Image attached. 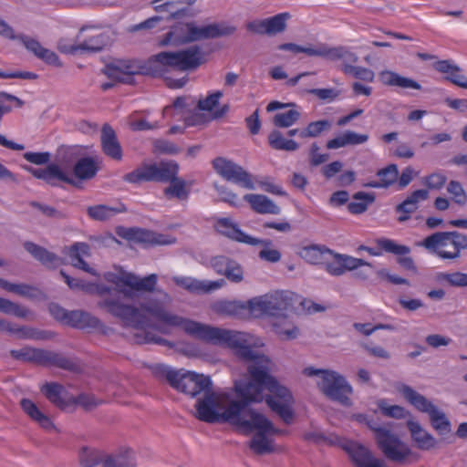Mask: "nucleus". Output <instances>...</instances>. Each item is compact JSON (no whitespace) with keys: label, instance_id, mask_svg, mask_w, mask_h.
<instances>
[{"label":"nucleus","instance_id":"26","mask_svg":"<svg viewBox=\"0 0 467 467\" xmlns=\"http://www.w3.org/2000/svg\"><path fill=\"white\" fill-rule=\"evenodd\" d=\"M433 67L438 72L446 74V80L460 88L467 89V78L461 75V67L451 60H440L436 62Z\"/></svg>","mask_w":467,"mask_h":467},{"label":"nucleus","instance_id":"24","mask_svg":"<svg viewBox=\"0 0 467 467\" xmlns=\"http://www.w3.org/2000/svg\"><path fill=\"white\" fill-rule=\"evenodd\" d=\"M101 147L103 152L115 161L122 159V149L118 140L116 132L109 124H104L101 129L100 136Z\"/></svg>","mask_w":467,"mask_h":467},{"label":"nucleus","instance_id":"1","mask_svg":"<svg viewBox=\"0 0 467 467\" xmlns=\"http://www.w3.org/2000/svg\"><path fill=\"white\" fill-rule=\"evenodd\" d=\"M246 336L249 338L244 346L249 351L246 356L241 354V348L227 346L235 351L238 358L251 362L248 367L251 379L236 382L234 386L239 400L228 401L226 394L215 392L212 388L196 400L195 417L207 423L227 422L234 426L245 407L265 400L271 410L289 425L295 417L293 396L270 374L273 362L252 348L255 346L254 337L248 333Z\"/></svg>","mask_w":467,"mask_h":467},{"label":"nucleus","instance_id":"4","mask_svg":"<svg viewBox=\"0 0 467 467\" xmlns=\"http://www.w3.org/2000/svg\"><path fill=\"white\" fill-rule=\"evenodd\" d=\"M200 64L199 49L190 47L177 52H160L151 56L144 67L131 60L116 61L107 65L103 73L115 82L132 85L135 75L147 73L152 76H163L170 69L185 71L194 69Z\"/></svg>","mask_w":467,"mask_h":467},{"label":"nucleus","instance_id":"12","mask_svg":"<svg viewBox=\"0 0 467 467\" xmlns=\"http://www.w3.org/2000/svg\"><path fill=\"white\" fill-rule=\"evenodd\" d=\"M179 165L173 161L160 163L143 164L134 171L125 174L123 181L132 184L142 182H170L177 176Z\"/></svg>","mask_w":467,"mask_h":467},{"label":"nucleus","instance_id":"46","mask_svg":"<svg viewBox=\"0 0 467 467\" xmlns=\"http://www.w3.org/2000/svg\"><path fill=\"white\" fill-rule=\"evenodd\" d=\"M288 13H280L274 16L265 18L267 24L268 36H274L282 33L286 28V22L289 19Z\"/></svg>","mask_w":467,"mask_h":467},{"label":"nucleus","instance_id":"9","mask_svg":"<svg viewBox=\"0 0 467 467\" xmlns=\"http://www.w3.org/2000/svg\"><path fill=\"white\" fill-rule=\"evenodd\" d=\"M304 374L308 377L321 376L318 387L321 391L330 400L340 403L343 406H351L349 396L353 389L346 379L334 370L317 369L312 367L306 368Z\"/></svg>","mask_w":467,"mask_h":467},{"label":"nucleus","instance_id":"61","mask_svg":"<svg viewBox=\"0 0 467 467\" xmlns=\"http://www.w3.org/2000/svg\"><path fill=\"white\" fill-rule=\"evenodd\" d=\"M447 182V177L443 173L434 172L426 176L424 179V184L430 190H440Z\"/></svg>","mask_w":467,"mask_h":467},{"label":"nucleus","instance_id":"38","mask_svg":"<svg viewBox=\"0 0 467 467\" xmlns=\"http://www.w3.org/2000/svg\"><path fill=\"white\" fill-rule=\"evenodd\" d=\"M98 171L96 163L92 158L85 157L79 159L73 169L75 177L80 180H89L93 178Z\"/></svg>","mask_w":467,"mask_h":467},{"label":"nucleus","instance_id":"7","mask_svg":"<svg viewBox=\"0 0 467 467\" xmlns=\"http://www.w3.org/2000/svg\"><path fill=\"white\" fill-rule=\"evenodd\" d=\"M234 26L226 24H211L198 27L194 23L181 24L173 26L164 38L160 42L161 46L180 45L194 42L202 39L216 38L230 36L235 32Z\"/></svg>","mask_w":467,"mask_h":467},{"label":"nucleus","instance_id":"60","mask_svg":"<svg viewBox=\"0 0 467 467\" xmlns=\"http://www.w3.org/2000/svg\"><path fill=\"white\" fill-rule=\"evenodd\" d=\"M51 365L69 371H76L78 368L74 360L55 352L52 355Z\"/></svg>","mask_w":467,"mask_h":467},{"label":"nucleus","instance_id":"13","mask_svg":"<svg viewBox=\"0 0 467 467\" xmlns=\"http://www.w3.org/2000/svg\"><path fill=\"white\" fill-rule=\"evenodd\" d=\"M292 294L288 292H275L253 298L248 301V310L254 317L264 315L277 316L280 312L291 306Z\"/></svg>","mask_w":467,"mask_h":467},{"label":"nucleus","instance_id":"17","mask_svg":"<svg viewBox=\"0 0 467 467\" xmlns=\"http://www.w3.org/2000/svg\"><path fill=\"white\" fill-rule=\"evenodd\" d=\"M25 169L34 177L45 181L50 185H57V182H63L74 185L75 179L69 170L61 169L57 164L52 163L46 168H33L26 166Z\"/></svg>","mask_w":467,"mask_h":467},{"label":"nucleus","instance_id":"22","mask_svg":"<svg viewBox=\"0 0 467 467\" xmlns=\"http://www.w3.org/2000/svg\"><path fill=\"white\" fill-rule=\"evenodd\" d=\"M57 309L63 313L61 316L63 321L74 327L84 329L97 328L100 326L99 319L90 313L81 310L66 311L63 308Z\"/></svg>","mask_w":467,"mask_h":467},{"label":"nucleus","instance_id":"11","mask_svg":"<svg viewBox=\"0 0 467 467\" xmlns=\"http://www.w3.org/2000/svg\"><path fill=\"white\" fill-rule=\"evenodd\" d=\"M218 231L236 242L250 245H264L265 248L259 252L258 256L264 261L276 263L281 259V253L276 249H270L272 241L269 239H258L243 232L236 223L228 218H221L216 223Z\"/></svg>","mask_w":467,"mask_h":467},{"label":"nucleus","instance_id":"64","mask_svg":"<svg viewBox=\"0 0 467 467\" xmlns=\"http://www.w3.org/2000/svg\"><path fill=\"white\" fill-rule=\"evenodd\" d=\"M52 351L32 348L31 361L41 365H51Z\"/></svg>","mask_w":467,"mask_h":467},{"label":"nucleus","instance_id":"16","mask_svg":"<svg viewBox=\"0 0 467 467\" xmlns=\"http://www.w3.org/2000/svg\"><path fill=\"white\" fill-rule=\"evenodd\" d=\"M377 445L389 461L396 463H405L414 455L409 445L391 431L382 433Z\"/></svg>","mask_w":467,"mask_h":467},{"label":"nucleus","instance_id":"37","mask_svg":"<svg viewBox=\"0 0 467 467\" xmlns=\"http://www.w3.org/2000/svg\"><path fill=\"white\" fill-rule=\"evenodd\" d=\"M327 254H332V250L317 244L305 246L299 251L300 257L313 265L323 264Z\"/></svg>","mask_w":467,"mask_h":467},{"label":"nucleus","instance_id":"54","mask_svg":"<svg viewBox=\"0 0 467 467\" xmlns=\"http://www.w3.org/2000/svg\"><path fill=\"white\" fill-rule=\"evenodd\" d=\"M0 311L5 314L14 315L17 317H26L29 312L20 305L2 297H0Z\"/></svg>","mask_w":467,"mask_h":467},{"label":"nucleus","instance_id":"42","mask_svg":"<svg viewBox=\"0 0 467 467\" xmlns=\"http://www.w3.org/2000/svg\"><path fill=\"white\" fill-rule=\"evenodd\" d=\"M269 145L277 150L295 151L299 148L296 141L285 138L279 130H273L268 136Z\"/></svg>","mask_w":467,"mask_h":467},{"label":"nucleus","instance_id":"10","mask_svg":"<svg viewBox=\"0 0 467 467\" xmlns=\"http://www.w3.org/2000/svg\"><path fill=\"white\" fill-rule=\"evenodd\" d=\"M400 391L404 399L417 410L429 415L431 426L440 435L451 432L450 420L445 413L440 410L431 401L408 385H403Z\"/></svg>","mask_w":467,"mask_h":467},{"label":"nucleus","instance_id":"41","mask_svg":"<svg viewBox=\"0 0 467 467\" xmlns=\"http://www.w3.org/2000/svg\"><path fill=\"white\" fill-rule=\"evenodd\" d=\"M185 180L176 176L170 182V185L164 189V194L167 198H176L181 201H186L189 198L190 191L186 188Z\"/></svg>","mask_w":467,"mask_h":467},{"label":"nucleus","instance_id":"52","mask_svg":"<svg viewBox=\"0 0 467 467\" xmlns=\"http://www.w3.org/2000/svg\"><path fill=\"white\" fill-rule=\"evenodd\" d=\"M447 192L455 203L461 206L466 204L467 193L460 182L454 180L451 181L447 185Z\"/></svg>","mask_w":467,"mask_h":467},{"label":"nucleus","instance_id":"8","mask_svg":"<svg viewBox=\"0 0 467 467\" xmlns=\"http://www.w3.org/2000/svg\"><path fill=\"white\" fill-rule=\"evenodd\" d=\"M429 253L443 260H457L467 250V234L458 231L436 232L420 243Z\"/></svg>","mask_w":467,"mask_h":467},{"label":"nucleus","instance_id":"56","mask_svg":"<svg viewBox=\"0 0 467 467\" xmlns=\"http://www.w3.org/2000/svg\"><path fill=\"white\" fill-rule=\"evenodd\" d=\"M57 49L64 54H78L80 49H98V47L91 46L88 42H83L82 44H69L67 39H60L57 43Z\"/></svg>","mask_w":467,"mask_h":467},{"label":"nucleus","instance_id":"53","mask_svg":"<svg viewBox=\"0 0 467 467\" xmlns=\"http://www.w3.org/2000/svg\"><path fill=\"white\" fill-rule=\"evenodd\" d=\"M279 50L291 51L294 53H305L311 57H320L321 44L316 47H301L294 43H285L278 46Z\"/></svg>","mask_w":467,"mask_h":467},{"label":"nucleus","instance_id":"55","mask_svg":"<svg viewBox=\"0 0 467 467\" xmlns=\"http://www.w3.org/2000/svg\"><path fill=\"white\" fill-rule=\"evenodd\" d=\"M379 409L387 417L394 419H404L409 412L401 406L389 405L385 400L379 401Z\"/></svg>","mask_w":467,"mask_h":467},{"label":"nucleus","instance_id":"43","mask_svg":"<svg viewBox=\"0 0 467 467\" xmlns=\"http://www.w3.org/2000/svg\"><path fill=\"white\" fill-rule=\"evenodd\" d=\"M0 288L25 297H35L36 289L27 284H14L0 278Z\"/></svg>","mask_w":467,"mask_h":467},{"label":"nucleus","instance_id":"51","mask_svg":"<svg viewBox=\"0 0 467 467\" xmlns=\"http://www.w3.org/2000/svg\"><path fill=\"white\" fill-rule=\"evenodd\" d=\"M332 256L331 260L324 261L325 270L333 276H340L345 274L343 266V259L341 254H337L332 251V254H328Z\"/></svg>","mask_w":467,"mask_h":467},{"label":"nucleus","instance_id":"5","mask_svg":"<svg viewBox=\"0 0 467 467\" xmlns=\"http://www.w3.org/2000/svg\"><path fill=\"white\" fill-rule=\"evenodd\" d=\"M244 434L254 432L248 442L250 450L256 455H265L275 451L273 437L285 435L286 431L276 428L264 414L245 407L234 424Z\"/></svg>","mask_w":467,"mask_h":467},{"label":"nucleus","instance_id":"59","mask_svg":"<svg viewBox=\"0 0 467 467\" xmlns=\"http://www.w3.org/2000/svg\"><path fill=\"white\" fill-rule=\"evenodd\" d=\"M223 96V92L217 90L209 94L205 99L198 101L197 107L201 110L212 111L219 103L220 99Z\"/></svg>","mask_w":467,"mask_h":467},{"label":"nucleus","instance_id":"2","mask_svg":"<svg viewBox=\"0 0 467 467\" xmlns=\"http://www.w3.org/2000/svg\"><path fill=\"white\" fill-rule=\"evenodd\" d=\"M158 292L162 295V301L150 299L140 304V308L162 324L157 327L160 332L167 334V327L181 328L187 335L197 339L219 346L239 347L242 348L240 352L244 356L249 353L244 348L249 340L246 333L211 327L170 312L166 309L165 303L171 302V296L162 290Z\"/></svg>","mask_w":467,"mask_h":467},{"label":"nucleus","instance_id":"32","mask_svg":"<svg viewBox=\"0 0 467 467\" xmlns=\"http://www.w3.org/2000/svg\"><path fill=\"white\" fill-rule=\"evenodd\" d=\"M41 391L46 398L57 408L66 410L70 406V399L66 400L63 397L65 389L61 384L47 382L41 387Z\"/></svg>","mask_w":467,"mask_h":467},{"label":"nucleus","instance_id":"34","mask_svg":"<svg viewBox=\"0 0 467 467\" xmlns=\"http://www.w3.org/2000/svg\"><path fill=\"white\" fill-rule=\"evenodd\" d=\"M127 209L123 203H120L116 207L105 204H98L87 208L88 215L91 219L100 222L110 220L118 213H125Z\"/></svg>","mask_w":467,"mask_h":467},{"label":"nucleus","instance_id":"48","mask_svg":"<svg viewBox=\"0 0 467 467\" xmlns=\"http://www.w3.org/2000/svg\"><path fill=\"white\" fill-rule=\"evenodd\" d=\"M342 70L345 74L367 82H373L375 78V73L371 69L363 67L343 64Z\"/></svg>","mask_w":467,"mask_h":467},{"label":"nucleus","instance_id":"6","mask_svg":"<svg viewBox=\"0 0 467 467\" xmlns=\"http://www.w3.org/2000/svg\"><path fill=\"white\" fill-rule=\"evenodd\" d=\"M152 373L159 379L166 380L174 389L192 398L209 391L213 388L210 377L183 369L176 370L165 365H156Z\"/></svg>","mask_w":467,"mask_h":467},{"label":"nucleus","instance_id":"28","mask_svg":"<svg viewBox=\"0 0 467 467\" xmlns=\"http://www.w3.org/2000/svg\"><path fill=\"white\" fill-rule=\"evenodd\" d=\"M24 248L36 260L39 261L47 267L56 268L60 264V258L56 254L49 252L46 248L33 242H26L24 244Z\"/></svg>","mask_w":467,"mask_h":467},{"label":"nucleus","instance_id":"45","mask_svg":"<svg viewBox=\"0 0 467 467\" xmlns=\"http://www.w3.org/2000/svg\"><path fill=\"white\" fill-rule=\"evenodd\" d=\"M331 126V122L327 119L310 122L306 128L300 130L299 137L302 139L318 137L323 131L330 130Z\"/></svg>","mask_w":467,"mask_h":467},{"label":"nucleus","instance_id":"47","mask_svg":"<svg viewBox=\"0 0 467 467\" xmlns=\"http://www.w3.org/2000/svg\"><path fill=\"white\" fill-rule=\"evenodd\" d=\"M102 403L103 400L97 399L93 394L81 393L70 398V405H78L87 411L92 410Z\"/></svg>","mask_w":467,"mask_h":467},{"label":"nucleus","instance_id":"40","mask_svg":"<svg viewBox=\"0 0 467 467\" xmlns=\"http://www.w3.org/2000/svg\"><path fill=\"white\" fill-rule=\"evenodd\" d=\"M374 201L373 193L358 192L353 195V201L348 204V210L352 214L363 213Z\"/></svg>","mask_w":467,"mask_h":467},{"label":"nucleus","instance_id":"62","mask_svg":"<svg viewBox=\"0 0 467 467\" xmlns=\"http://www.w3.org/2000/svg\"><path fill=\"white\" fill-rule=\"evenodd\" d=\"M343 259V266L345 273L347 271H354L359 268L360 266H368L372 267L371 264L359 258H356L348 254H342Z\"/></svg>","mask_w":467,"mask_h":467},{"label":"nucleus","instance_id":"39","mask_svg":"<svg viewBox=\"0 0 467 467\" xmlns=\"http://www.w3.org/2000/svg\"><path fill=\"white\" fill-rule=\"evenodd\" d=\"M377 175L379 181L371 182L368 186L372 188H387L397 181L399 175L398 167L396 164H389L386 168L379 170Z\"/></svg>","mask_w":467,"mask_h":467},{"label":"nucleus","instance_id":"35","mask_svg":"<svg viewBox=\"0 0 467 467\" xmlns=\"http://www.w3.org/2000/svg\"><path fill=\"white\" fill-rule=\"evenodd\" d=\"M20 405L25 413H26L31 420L37 422L42 428L49 430L54 427L49 417L44 414L31 400L22 399Z\"/></svg>","mask_w":467,"mask_h":467},{"label":"nucleus","instance_id":"21","mask_svg":"<svg viewBox=\"0 0 467 467\" xmlns=\"http://www.w3.org/2000/svg\"><path fill=\"white\" fill-rule=\"evenodd\" d=\"M17 39L25 46V47L33 53L37 58L53 66H61L58 56L50 49L41 46L35 38L26 35H18Z\"/></svg>","mask_w":467,"mask_h":467},{"label":"nucleus","instance_id":"18","mask_svg":"<svg viewBox=\"0 0 467 467\" xmlns=\"http://www.w3.org/2000/svg\"><path fill=\"white\" fill-rule=\"evenodd\" d=\"M172 282L187 290L192 294H207L217 289H220L225 285L224 279H219L216 281H208V280H198L196 278L191 276H179L175 275L171 278Z\"/></svg>","mask_w":467,"mask_h":467},{"label":"nucleus","instance_id":"3","mask_svg":"<svg viewBox=\"0 0 467 467\" xmlns=\"http://www.w3.org/2000/svg\"><path fill=\"white\" fill-rule=\"evenodd\" d=\"M80 290L88 294H98L101 299L99 306L104 308L115 317L119 318L126 327H130L132 332L129 336L135 344H156L160 346H171L165 338L147 330L150 327V319L140 309L132 305L124 304L120 300V295L126 298L131 297L130 290L111 288L105 285H98L82 281Z\"/></svg>","mask_w":467,"mask_h":467},{"label":"nucleus","instance_id":"15","mask_svg":"<svg viewBox=\"0 0 467 467\" xmlns=\"http://www.w3.org/2000/svg\"><path fill=\"white\" fill-rule=\"evenodd\" d=\"M214 171L225 181L235 183L243 188L254 190L253 176L242 166L223 157H217L213 161Z\"/></svg>","mask_w":467,"mask_h":467},{"label":"nucleus","instance_id":"19","mask_svg":"<svg viewBox=\"0 0 467 467\" xmlns=\"http://www.w3.org/2000/svg\"><path fill=\"white\" fill-rule=\"evenodd\" d=\"M376 243L378 247L384 252L399 255L400 257L397 262L400 266L410 271H417L413 259L410 256H402L410 253V248L409 246L399 244L394 240L388 238L377 239Z\"/></svg>","mask_w":467,"mask_h":467},{"label":"nucleus","instance_id":"63","mask_svg":"<svg viewBox=\"0 0 467 467\" xmlns=\"http://www.w3.org/2000/svg\"><path fill=\"white\" fill-rule=\"evenodd\" d=\"M214 188L221 196V200L224 202L231 204L232 206L237 207L239 205L237 195L229 190L225 186H220L214 184Z\"/></svg>","mask_w":467,"mask_h":467},{"label":"nucleus","instance_id":"23","mask_svg":"<svg viewBox=\"0 0 467 467\" xmlns=\"http://www.w3.org/2000/svg\"><path fill=\"white\" fill-rule=\"evenodd\" d=\"M64 253L68 255L71 265L92 275H98L97 272L90 267L82 258V256L90 255V246L87 243L77 242L69 247H65Z\"/></svg>","mask_w":467,"mask_h":467},{"label":"nucleus","instance_id":"29","mask_svg":"<svg viewBox=\"0 0 467 467\" xmlns=\"http://www.w3.org/2000/svg\"><path fill=\"white\" fill-rule=\"evenodd\" d=\"M354 467H387L385 462L376 458L373 453L364 446H356L350 452Z\"/></svg>","mask_w":467,"mask_h":467},{"label":"nucleus","instance_id":"58","mask_svg":"<svg viewBox=\"0 0 467 467\" xmlns=\"http://www.w3.org/2000/svg\"><path fill=\"white\" fill-rule=\"evenodd\" d=\"M223 275L230 282L236 284L241 283L244 280L243 267L239 263L232 259Z\"/></svg>","mask_w":467,"mask_h":467},{"label":"nucleus","instance_id":"50","mask_svg":"<svg viewBox=\"0 0 467 467\" xmlns=\"http://www.w3.org/2000/svg\"><path fill=\"white\" fill-rule=\"evenodd\" d=\"M437 280L440 282H447L451 286L466 287L467 286V274L462 272L454 273H439Z\"/></svg>","mask_w":467,"mask_h":467},{"label":"nucleus","instance_id":"31","mask_svg":"<svg viewBox=\"0 0 467 467\" xmlns=\"http://www.w3.org/2000/svg\"><path fill=\"white\" fill-rule=\"evenodd\" d=\"M320 57L327 58L331 61L343 59L344 64L356 63L358 57L356 54L349 51L345 47H329L326 44H321Z\"/></svg>","mask_w":467,"mask_h":467},{"label":"nucleus","instance_id":"49","mask_svg":"<svg viewBox=\"0 0 467 467\" xmlns=\"http://www.w3.org/2000/svg\"><path fill=\"white\" fill-rule=\"evenodd\" d=\"M300 112L296 109H289L286 112L276 113L274 116L273 122L279 128H288L295 124L300 119Z\"/></svg>","mask_w":467,"mask_h":467},{"label":"nucleus","instance_id":"14","mask_svg":"<svg viewBox=\"0 0 467 467\" xmlns=\"http://www.w3.org/2000/svg\"><path fill=\"white\" fill-rule=\"evenodd\" d=\"M104 278L109 283L117 286V289L130 290L131 297H133L132 290L138 292H153L158 282V275L150 274L145 277H139L138 275L120 271L119 273L108 272L104 275Z\"/></svg>","mask_w":467,"mask_h":467},{"label":"nucleus","instance_id":"57","mask_svg":"<svg viewBox=\"0 0 467 467\" xmlns=\"http://www.w3.org/2000/svg\"><path fill=\"white\" fill-rule=\"evenodd\" d=\"M304 439L308 441H312L314 443H327L330 445L337 444L339 441V438L336 435L330 434L326 436L324 433L320 431H308L304 434Z\"/></svg>","mask_w":467,"mask_h":467},{"label":"nucleus","instance_id":"20","mask_svg":"<svg viewBox=\"0 0 467 467\" xmlns=\"http://www.w3.org/2000/svg\"><path fill=\"white\" fill-rule=\"evenodd\" d=\"M123 236L128 240L153 245H169L176 243V238L171 235L140 229H129Z\"/></svg>","mask_w":467,"mask_h":467},{"label":"nucleus","instance_id":"30","mask_svg":"<svg viewBox=\"0 0 467 467\" xmlns=\"http://www.w3.org/2000/svg\"><path fill=\"white\" fill-rule=\"evenodd\" d=\"M244 199L258 213L279 214L281 212L279 206L265 195L248 193L244 196Z\"/></svg>","mask_w":467,"mask_h":467},{"label":"nucleus","instance_id":"33","mask_svg":"<svg viewBox=\"0 0 467 467\" xmlns=\"http://www.w3.org/2000/svg\"><path fill=\"white\" fill-rule=\"evenodd\" d=\"M379 78L382 84L390 87L413 89L421 88V86L412 78L402 77L398 73L389 70L381 71L379 75Z\"/></svg>","mask_w":467,"mask_h":467},{"label":"nucleus","instance_id":"27","mask_svg":"<svg viewBox=\"0 0 467 467\" xmlns=\"http://www.w3.org/2000/svg\"><path fill=\"white\" fill-rule=\"evenodd\" d=\"M24 248L36 260L39 261L47 267L56 268L60 264V258L56 254L49 252L46 248L33 242H26L24 244Z\"/></svg>","mask_w":467,"mask_h":467},{"label":"nucleus","instance_id":"25","mask_svg":"<svg viewBox=\"0 0 467 467\" xmlns=\"http://www.w3.org/2000/svg\"><path fill=\"white\" fill-rule=\"evenodd\" d=\"M407 427L418 449L430 451L436 446V439L425 431L418 421L410 420L407 421Z\"/></svg>","mask_w":467,"mask_h":467},{"label":"nucleus","instance_id":"36","mask_svg":"<svg viewBox=\"0 0 467 467\" xmlns=\"http://www.w3.org/2000/svg\"><path fill=\"white\" fill-rule=\"evenodd\" d=\"M78 459L81 467H102L104 465L105 451L83 447L79 451Z\"/></svg>","mask_w":467,"mask_h":467},{"label":"nucleus","instance_id":"44","mask_svg":"<svg viewBox=\"0 0 467 467\" xmlns=\"http://www.w3.org/2000/svg\"><path fill=\"white\" fill-rule=\"evenodd\" d=\"M245 306L236 301H219L213 305V310L220 315L237 317L240 316Z\"/></svg>","mask_w":467,"mask_h":467}]
</instances>
